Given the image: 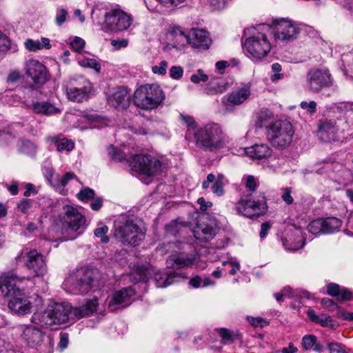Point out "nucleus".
Wrapping results in <instances>:
<instances>
[{"label":"nucleus","instance_id":"1","mask_svg":"<svg viewBox=\"0 0 353 353\" xmlns=\"http://www.w3.org/2000/svg\"><path fill=\"white\" fill-rule=\"evenodd\" d=\"M97 299H88L79 307H72L69 303H54L49 305L41 316V322L47 326L63 324L79 320L97 312Z\"/></svg>","mask_w":353,"mask_h":353},{"label":"nucleus","instance_id":"2","mask_svg":"<svg viewBox=\"0 0 353 353\" xmlns=\"http://www.w3.org/2000/svg\"><path fill=\"white\" fill-rule=\"evenodd\" d=\"M189 141L204 151L214 152L225 146V137L221 127L215 123L199 127Z\"/></svg>","mask_w":353,"mask_h":353},{"label":"nucleus","instance_id":"3","mask_svg":"<svg viewBox=\"0 0 353 353\" xmlns=\"http://www.w3.org/2000/svg\"><path fill=\"white\" fill-rule=\"evenodd\" d=\"M114 237L124 245L136 246L144 238L139 220L132 216L123 215L114 223Z\"/></svg>","mask_w":353,"mask_h":353},{"label":"nucleus","instance_id":"4","mask_svg":"<svg viewBox=\"0 0 353 353\" xmlns=\"http://www.w3.org/2000/svg\"><path fill=\"white\" fill-rule=\"evenodd\" d=\"M21 279L14 273L0 276V292L8 301L9 310L20 315L22 311V290Z\"/></svg>","mask_w":353,"mask_h":353},{"label":"nucleus","instance_id":"5","mask_svg":"<svg viewBox=\"0 0 353 353\" xmlns=\"http://www.w3.org/2000/svg\"><path fill=\"white\" fill-rule=\"evenodd\" d=\"M165 98V93L159 84L145 83L135 90L133 101L137 108L149 111L157 109Z\"/></svg>","mask_w":353,"mask_h":353},{"label":"nucleus","instance_id":"6","mask_svg":"<svg viewBox=\"0 0 353 353\" xmlns=\"http://www.w3.org/2000/svg\"><path fill=\"white\" fill-rule=\"evenodd\" d=\"M265 26H259L252 35L245 38L243 48L247 56L253 61H260L265 57L271 50L272 46L267 36L261 32Z\"/></svg>","mask_w":353,"mask_h":353},{"label":"nucleus","instance_id":"7","mask_svg":"<svg viewBox=\"0 0 353 353\" xmlns=\"http://www.w3.org/2000/svg\"><path fill=\"white\" fill-rule=\"evenodd\" d=\"M95 274L96 271L92 269L78 271L65 280L63 288L72 294H85L92 288Z\"/></svg>","mask_w":353,"mask_h":353},{"label":"nucleus","instance_id":"8","mask_svg":"<svg viewBox=\"0 0 353 353\" xmlns=\"http://www.w3.org/2000/svg\"><path fill=\"white\" fill-rule=\"evenodd\" d=\"M294 132L292 124L287 121H275L268 128L265 134L271 144L279 148H283L290 144Z\"/></svg>","mask_w":353,"mask_h":353},{"label":"nucleus","instance_id":"9","mask_svg":"<svg viewBox=\"0 0 353 353\" xmlns=\"http://www.w3.org/2000/svg\"><path fill=\"white\" fill-rule=\"evenodd\" d=\"M128 161L132 170L148 176L160 174L164 165L159 159L150 154H135Z\"/></svg>","mask_w":353,"mask_h":353},{"label":"nucleus","instance_id":"10","mask_svg":"<svg viewBox=\"0 0 353 353\" xmlns=\"http://www.w3.org/2000/svg\"><path fill=\"white\" fill-rule=\"evenodd\" d=\"M236 209L239 214L250 219L263 216L268 210L265 196L263 193L257 199L252 195L243 196L237 202Z\"/></svg>","mask_w":353,"mask_h":353},{"label":"nucleus","instance_id":"11","mask_svg":"<svg viewBox=\"0 0 353 353\" xmlns=\"http://www.w3.org/2000/svg\"><path fill=\"white\" fill-rule=\"evenodd\" d=\"M217 228L216 218L208 213H203L198 216L196 226L193 228L192 232L197 240L208 241L216 235Z\"/></svg>","mask_w":353,"mask_h":353},{"label":"nucleus","instance_id":"12","mask_svg":"<svg viewBox=\"0 0 353 353\" xmlns=\"http://www.w3.org/2000/svg\"><path fill=\"white\" fill-rule=\"evenodd\" d=\"M306 86L312 93H319L324 88L334 86V81L327 69L312 68L308 71L305 79Z\"/></svg>","mask_w":353,"mask_h":353},{"label":"nucleus","instance_id":"13","mask_svg":"<svg viewBox=\"0 0 353 353\" xmlns=\"http://www.w3.org/2000/svg\"><path fill=\"white\" fill-rule=\"evenodd\" d=\"M104 17L105 27L115 32L128 30L133 22L131 14L119 8H114L106 12Z\"/></svg>","mask_w":353,"mask_h":353},{"label":"nucleus","instance_id":"14","mask_svg":"<svg viewBox=\"0 0 353 353\" xmlns=\"http://www.w3.org/2000/svg\"><path fill=\"white\" fill-rule=\"evenodd\" d=\"M63 225L67 227L66 232L68 235L64 236L65 241L75 239L80 234L77 232L80 230L85 223V218L79 210L72 206L64 207Z\"/></svg>","mask_w":353,"mask_h":353},{"label":"nucleus","instance_id":"15","mask_svg":"<svg viewBox=\"0 0 353 353\" xmlns=\"http://www.w3.org/2000/svg\"><path fill=\"white\" fill-rule=\"evenodd\" d=\"M272 30L275 39L282 41L296 39L300 32L299 28L294 22L286 19L275 20Z\"/></svg>","mask_w":353,"mask_h":353},{"label":"nucleus","instance_id":"16","mask_svg":"<svg viewBox=\"0 0 353 353\" xmlns=\"http://www.w3.org/2000/svg\"><path fill=\"white\" fill-rule=\"evenodd\" d=\"M25 266L30 272V275L23 276V280L26 279L28 281L44 274L47 270L43 256L36 250H32L26 253Z\"/></svg>","mask_w":353,"mask_h":353},{"label":"nucleus","instance_id":"17","mask_svg":"<svg viewBox=\"0 0 353 353\" xmlns=\"http://www.w3.org/2000/svg\"><path fill=\"white\" fill-rule=\"evenodd\" d=\"M251 96V89L249 84H242L234 88L223 99L225 109L233 111L236 106L246 102Z\"/></svg>","mask_w":353,"mask_h":353},{"label":"nucleus","instance_id":"18","mask_svg":"<svg viewBox=\"0 0 353 353\" xmlns=\"http://www.w3.org/2000/svg\"><path fill=\"white\" fill-rule=\"evenodd\" d=\"M135 294L134 290L132 287L123 288L114 292L111 297L107 300L106 304L108 310L113 312L116 310L128 306L129 301Z\"/></svg>","mask_w":353,"mask_h":353},{"label":"nucleus","instance_id":"19","mask_svg":"<svg viewBox=\"0 0 353 353\" xmlns=\"http://www.w3.org/2000/svg\"><path fill=\"white\" fill-rule=\"evenodd\" d=\"M26 74L35 85H42L50 78V74L44 65L37 60H30L26 63Z\"/></svg>","mask_w":353,"mask_h":353},{"label":"nucleus","instance_id":"20","mask_svg":"<svg viewBox=\"0 0 353 353\" xmlns=\"http://www.w3.org/2000/svg\"><path fill=\"white\" fill-rule=\"evenodd\" d=\"M109 105L118 110H123L129 106L130 96L129 91L124 87H118L107 97Z\"/></svg>","mask_w":353,"mask_h":353},{"label":"nucleus","instance_id":"21","mask_svg":"<svg viewBox=\"0 0 353 353\" xmlns=\"http://www.w3.org/2000/svg\"><path fill=\"white\" fill-rule=\"evenodd\" d=\"M186 42L194 48L206 50L210 48L212 40L205 30L192 29L186 37Z\"/></svg>","mask_w":353,"mask_h":353},{"label":"nucleus","instance_id":"22","mask_svg":"<svg viewBox=\"0 0 353 353\" xmlns=\"http://www.w3.org/2000/svg\"><path fill=\"white\" fill-rule=\"evenodd\" d=\"M154 278L158 288H165L185 279V276L174 271L159 270L154 273Z\"/></svg>","mask_w":353,"mask_h":353},{"label":"nucleus","instance_id":"23","mask_svg":"<svg viewBox=\"0 0 353 353\" xmlns=\"http://www.w3.org/2000/svg\"><path fill=\"white\" fill-rule=\"evenodd\" d=\"M195 260V256L192 254L174 253L167 259V267L169 268H183L192 265Z\"/></svg>","mask_w":353,"mask_h":353},{"label":"nucleus","instance_id":"24","mask_svg":"<svg viewBox=\"0 0 353 353\" xmlns=\"http://www.w3.org/2000/svg\"><path fill=\"white\" fill-rule=\"evenodd\" d=\"M305 239L299 229H295L291 234L283 239L285 248L290 251H296L302 248L305 244Z\"/></svg>","mask_w":353,"mask_h":353},{"label":"nucleus","instance_id":"25","mask_svg":"<svg viewBox=\"0 0 353 353\" xmlns=\"http://www.w3.org/2000/svg\"><path fill=\"white\" fill-rule=\"evenodd\" d=\"M48 143L56 146L59 152L63 151L66 152H71L74 148V142L72 139L65 137L63 134H59L54 136H50L46 138Z\"/></svg>","mask_w":353,"mask_h":353},{"label":"nucleus","instance_id":"26","mask_svg":"<svg viewBox=\"0 0 353 353\" xmlns=\"http://www.w3.org/2000/svg\"><path fill=\"white\" fill-rule=\"evenodd\" d=\"M91 92V86L89 83L81 88L70 87L67 88L68 98L74 102L81 103L87 100Z\"/></svg>","mask_w":353,"mask_h":353},{"label":"nucleus","instance_id":"27","mask_svg":"<svg viewBox=\"0 0 353 353\" xmlns=\"http://www.w3.org/2000/svg\"><path fill=\"white\" fill-rule=\"evenodd\" d=\"M338 128L336 126V123L333 121H325L319 125V137L325 141L334 140Z\"/></svg>","mask_w":353,"mask_h":353},{"label":"nucleus","instance_id":"28","mask_svg":"<svg viewBox=\"0 0 353 353\" xmlns=\"http://www.w3.org/2000/svg\"><path fill=\"white\" fill-rule=\"evenodd\" d=\"M26 341L28 346L34 348L43 341V332L35 327H27L23 330Z\"/></svg>","mask_w":353,"mask_h":353},{"label":"nucleus","instance_id":"29","mask_svg":"<svg viewBox=\"0 0 353 353\" xmlns=\"http://www.w3.org/2000/svg\"><path fill=\"white\" fill-rule=\"evenodd\" d=\"M245 153L252 159H263L269 157L272 154V150L266 144H255L245 148Z\"/></svg>","mask_w":353,"mask_h":353},{"label":"nucleus","instance_id":"30","mask_svg":"<svg viewBox=\"0 0 353 353\" xmlns=\"http://www.w3.org/2000/svg\"><path fill=\"white\" fill-rule=\"evenodd\" d=\"M41 305L42 299L37 293L23 296V314L35 313Z\"/></svg>","mask_w":353,"mask_h":353},{"label":"nucleus","instance_id":"31","mask_svg":"<svg viewBox=\"0 0 353 353\" xmlns=\"http://www.w3.org/2000/svg\"><path fill=\"white\" fill-rule=\"evenodd\" d=\"M327 293L332 296H336L339 301H349L352 299V294L347 289L341 288L339 285L331 283L327 286Z\"/></svg>","mask_w":353,"mask_h":353},{"label":"nucleus","instance_id":"32","mask_svg":"<svg viewBox=\"0 0 353 353\" xmlns=\"http://www.w3.org/2000/svg\"><path fill=\"white\" fill-rule=\"evenodd\" d=\"M32 109L35 113L47 116L53 115L61 112L59 108L47 101L33 103Z\"/></svg>","mask_w":353,"mask_h":353},{"label":"nucleus","instance_id":"33","mask_svg":"<svg viewBox=\"0 0 353 353\" xmlns=\"http://www.w3.org/2000/svg\"><path fill=\"white\" fill-rule=\"evenodd\" d=\"M75 178V175L73 172H67L63 176L57 175L55 178L54 181L52 183V186L55 190L62 194H65L66 190L65 186L70 181Z\"/></svg>","mask_w":353,"mask_h":353},{"label":"nucleus","instance_id":"34","mask_svg":"<svg viewBox=\"0 0 353 353\" xmlns=\"http://www.w3.org/2000/svg\"><path fill=\"white\" fill-rule=\"evenodd\" d=\"M2 116L0 115V139L4 141H9L16 137V134L20 131L21 125L16 123L8 126L6 128L1 127Z\"/></svg>","mask_w":353,"mask_h":353},{"label":"nucleus","instance_id":"35","mask_svg":"<svg viewBox=\"0 0 353 353\" xmlns=\"http://www.w3.org/2000/svg\"><path fill=\"white\" fill-rule=\"evenodd\" d=\"M24 45L26 48L31 52H36L43 48L50 49L52 46L50 39L48 38H42L40 41L28 39Z\"/></svg>","mask_w":353,"mask_h":353},{"label":"nucleus","instance_id":"36","mask_svg":"<svg viewBox=\"0 0 353 353\" xmlns=\"http://www.w3.org/2000/svg\"><path fill=\"white\" fill-rule=\"evenodd\" d=\"M274 119L272 112L269 110H262L258 117V123L257 125L259 128H264L265 129V132H268V128L274 123Z\"/></svg>","mask_w":353,"mask_h":353},{"label":"nucleus","instance_id":"37","mask_svg":"<svg viewBox=\"0 0 353 353\" xmlns=\"http://www.w3.org/2000/svg\"><path fill=\"white\" fill-rule=\"evenodd\" d=\"M323 233L331 234L339 230L341 227V221L336 217H329L323 219Z\"/></svg>","mask_w":353,"mask_h":353},{"label":"nucleus","instance_id":"38","mask_svg":"<svg viewBox=\"0 0 353 353\" xmlns=\"http://www.w3.org/2000/svg\"><path fill=\"white\" fill-rule=\"evenodd\" d=\"M180 118L183 124H185L187 128V133H186V139H190L192 138L194 132L197 130V124L192 117L184 114H180Z\"/></svg>","mask_w":353,"mask_h":353},{"label":"nucleus","instance_id":"39","mask_svg":"<svg viewBox=\"0 0 353 353\" xmlns=\"http://www.w3.org/2000/svg\"><path fill=\"white\" fill-rule=\"evenodd\" d=\"M212 192L218 196H221L225 194L224 185L226 183L225 176L223 174H218L213 182Z\"/></svg>","mask_w":353,"mask_h":353},{"label":"nucleus","instance_id":"40","mask_svg":"<svg viewBox=\"0 0 353 353\" xmlns=\"http://www.w3.org/2000/svg\"><path fill=\"white\" fill-rule=\"evenodd\" d=\"M85 119L90 124L91 128H101L108 125L107 120L97 114L86 115Z\"/></svg>","mask_w":353,"mask_h":353},{"label":"nucleus","instance_id":"41","mask_svg":"<svg viewBox=\"0 0 353 353\" xmlns=\"http://www.w3.org/2000/svg\"><path fill=\"white\" fill-rule=\"evenodd\" d=\"M77 60L81 67L92 68L97 72H99L101 70V64L95 59L79 57Z\"/></svg>","mask_w":353,"mask_h":353},{"label":"nucleus","instance_id":"42","mask_svg":"<svg viewBox=\"0 0 353 353\" xmlns=\"http://www.w3.org/2000/svg\"><path fill=\"white\" fill-rule=\"evenodd\" d=\"M188 34H185L183 30L179 27H174L168 31L167 37L171 39H175L176 42L180 43L183 40L186 41V37Z\"/></svg>","mask_w":353,"mask_h":353},{"label":"nucleus","instance_id":"43","mask_svg":"<svg viewBox=\"0 0 353 353\" xmlns=\"http://www.w3.org/2000/svg\"><path fill=\"white\" fill-rule=\"evenodd\" d=\"M20 97L17 95L12 90H8L0 100L11 105H17L20 102Z\"/></svg>","mask_w":353,"mask_h":353},{"label":"nucleus","instance_id":"44","mask_svg":"<svg viewBox=\"0 0 353 353\" xmlns=\"http://www.w3.org/2000/svg\"><path fill=\"white\" fill-rule=\"evenodd\" d=\"M307 230L315 235L323 233V219H319L312 221L307 225Z\"/></svg>","mask_w":353,"mask_h":353},{"label":"nucleus","instance_id":"45","mask_svg":"<svg viewBox=\"0 0 353 353\" xmlns=\"http://www.w3.org/2000/svg\"><path fill=\"white\" fill-rule=\"evenodd\" d=\"M317 342V337L314 334H306L303 336L301 340L302 348L305 350H309L313 348Z\"/></svg>","mask_w":353,"mask_h":353},{"label":"nucleus","instance_id":"46","mask_svg":"<svg viewBox=\"0 0 353 353\" xmlns=\"http://www.w3.org/2000/svg\"><path fill=\"white\" fill-rule=\"evenodd\" d=\"M37 152V145L30 141H23V154L30 158H34Z\"/></svg>","mask_w":353,"mask_h":353},{"label":"nucleus","instance_id":"47","mask_svg":"<svg viewBox=\"0 0 353 353\" xmlns=\"http://www.w3.org/2000/svg\"><path fill=\"white\" fill-rule=\"evenodd\" d=\"M70 44L75 52L80 53L85 48V41L82 38L76 36L70 39Z\"/></svg>","mask_w":353,"mask_h":353},{"label":"nucleus","instance_id":"48","mask_svg":"<svg viewBox=\"0 0 353 353\" xmlns=\"http://www.w3.org/2000/svg\"><path fill=\"white\" fill-rule=\"evenodd\" d=\"M108 227L102 225L94 230V235L96 237L101 238V241L103 243H107L109 241V237L106 235L108 232Z\"/></svg>","mask_w":353,"mask_h":353},{"label":"nucleus","instance_id":"49","mask_svg":"<svg viewBox=\"0 0 353 353\" xmlns=\"http://www.w3.org/2000/svg\"><path fill=\"white\" fill-rule=\"evenodd\" d=\"M77 197L81 201L86 202L94 198V191L90 188H85L77 194Z\"/></svg>","mask_w":353,"mask_h":353},{"label":"nucleus","instance_id":"50","mask_svg":"<svg viewBox=\"0 0 353 353\" xmlns=\"http://www.w3.org/2000/svg\"><path fill=\"white\" fill-rule=\"evenodd\" d=\"M68 16V11L63 8H59L57 10L54 21L56 25L61 26L65 22Z\"/></svg>","mask_w":353,"mask_h":353},{"label":"nucleus","instance_id":"51","mask_svg":"<svg viewBox=\"0 0 353 353\" xmlns=\"http://www.w3.org/2000/svg\"><path fill=\"white\" fill-rule=\"evenodd\" d=\"M108 152L110 157L115 161H121L125 158V154L121 150L110 145L108 148Z\"/></svg>","mask_w":353,"mask_h":353},{"label":"nucleus","instance_id":"52","mask_svg":"<svg viewBox=\"0 0 353 353\" xmlns=\"http://www.w3.org/2000/svg\"><path fill=\"white\" fill-rule=\"evenodd\" d=\"M168 67V63L163 60L161 61L158 65L152 67V71L154 74L158 75H165Z\"/></svg>","mask_w":353,"mask_h":353},{"label":"nucleus","instance_id":"53","mask_svg":"<svg viewBox=\"0 0 353 353\" xmlns=\"http://www.w3.org/2000/svg\"><path fill=\"white\" fill-rule=\"evenodd\" d=\"M190 80L194 83L206 82L208 80V77L204 73L203 70L199 69L196 73L191 75Z\"/></svg>","mask_w":353,"mask_h":353},{"label":"nucleus","instance_id":"54","mask_svg":"<svg viewBox=\"0 0 353 353\" xmlns=\"http://www.w3.org/2000/svg\"><path fill=\"white\" fill-rule=\"evenodd\" d=\"M342 178L339 181V183L343 185H347L353 182V175L350 170L343 169L341 171Z\"/></svg>","mask_w":353,"mask_h":353},{"label":"nucleus","instance_id":"55","mask_svg":"<svg viewBox=\"0 0 353 353\" xmlns=\"http://www.w3.org/2000/svg\"><path fill=\"white\" fill-rule=\"evenodd\" d=\"M248 322L254 327H263L268 324V322L261 317L248 316Z\"/></svg>","mask_w":353,"mask_h":353},{"label":"nucleus","instance_id":"56","mask_svg":"<svg viewBox=\"0 0 353 353\" xmlns=\"http://www.w3.org/2000/svg\"><path fill=\"white\" fill-rule=\"evenodd\" d=\"M181 227V223L179 224L176 221H172L165 226V232L168 234L175 236L179 232Z\"/></svg>","mask_w":353,"mask_h":353},{"label":"nucleus","instance_id":"57","mask_svg":"<svg viewBox=\"0 0 353 353\" xmlns=\"http://www.w3.org/2000/svg\"><path fill=\"white\" fill-rule=\"evenodd\" d=\"M300 106L310 114H313L316 112V103L314 101H310V102L302 101Z\"/></svg>","mask_w":353,"mask_h":353},{"label":"nucleus","instance_id":"58","mask_svg":"<svg viewBox=\"0 0 353 353\" xmlns=\"http://www.w3.org/2000/svg\"><path fill=\"white\" fill-rule=\"evenodd\" d=\"M327 348L330 353H343L346 352L345 346L339 343H329Z\"/></svg>","mask_w":353,"mask_h":353},{"label":"nucleus","instance_id":"59","mask_svg":"<svg viewBox=\"0 0 353 353\" xmlns=\"http://www.w3.org/2000/svg\"><path fill=\"white\" fill-rule=\"evenodd\" d=\"M183 74V69L181 66H172L170 69V77L173 79H180Z\"/></svg>","mask_w":353,"mask_h":353},{"label":"nucleus","instance_id":"60","mask_svg":"<svg viewBox=\"0 0 353 353\" xmlns=\"http://www.w3.org/2000/svg\"><path fill=\"white\" fill-rule=\"evenodd\" d=\"M111 45L114 49L118 50L126 48L128 45V41L125 39H113L111 41Z\"/></svg>","mask_w":353,"mask_h":353},{"label":"nucleus","instance_id":"61","mask_svg":"<svg viewBox=\"0 0 353 353\" xmlns=\"http://www.w3.org/2000/svg\"><path fill=\"white\" fill-rule=\"evenodd\" d=\"M10 46L8 38L0 32V53L8 50Z\"/></svg>","mask_w":353,"mask_h":353},{"label":"nucleus","instance_id":"62","mask_svg":"<svg viewBox=\"0 0 353 353\" xmlns=\"http://www.w3.org/2000/svg\"><path fill=\"white\" fill-rule=\"evenodd\" d=\"M223 265L225 266L228 265L231 266L232 268L230 270V273L232 275L235 274L237 272V271L239 270L240 269L239 263L232 259L230 261H223Z\"/></svg>","mask_w":353,"mask_h":353},{"label":"nucleus","instance_id":"63","mask_svg":"<svg viewBox=\"0 0 353 353\" xmlns=\"http://www.w3.org/2000/svg\"><path fill=\"white\" fill-rule=\"evenodd\" d=\"M38 192L37 188L32 183H26L25 185V192H23V196H30L31 195H35Z\"/></svg>","mask_w":353,"mask_h":353},{"label":"nucleus","instance_id":"64","mask_svg":"<svg viewBox=\"0 0 353 353\" xmlns=\"http://www.w3.org/2000/svg\"><path fill=\"white\" fill-rule=\"evenodd\" d=\"M69 339H68V334L67 333H61L60 334V341L58 344V347L63 350L65 349L68 345Z\"/></svg>","mask_w":353,"mask_h":353}]
</instances>
